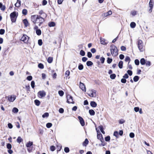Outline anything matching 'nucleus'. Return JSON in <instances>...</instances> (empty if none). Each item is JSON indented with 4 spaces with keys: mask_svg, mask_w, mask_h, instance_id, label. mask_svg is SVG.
<instances>
[{
    "mask_svg": "<svg viewBox=\"0 0 154 154\" xmlns=\"http://www.w3.org/2000/svg\"><path fill=\"white\" fill-rule=\"evenodd\" d=\"M31 86L32 88H34L35 87V82L34 81H32L31 82Z\"/></svg>",
    "mask_w": 154,
    "mask_h": 154,
    "instance_id": "nucleus-51",
    "label": "nucleus"
},
{
    "mask_svg": "<svg viewBox=\"0 0 154 154\" xmlns=\"http://www.w3.org/2000/svg\"><path fill=\"white\" fill-rule=\"evenodd\" d=\"M88 140L87 138H86L84 141L83 142V145L84 146H86L88 143Z\"/></svg>",
    "mask_w": 154,
    "mask_h": 154,
    "instance_id": "nucleus-23",
    "label": "nucleus"
},
{
    "mask_svg": "<svg viewBox=\"0 0 154 154\" xmlns=\"http://www.w3.org/2000/svg\"><path fill=\"white\" fill-rule=\"evenodd\" d=\"M79 54L82 56H83L85 55V52L83 50H81Z\"/></svg>",
    "mask_w": 154,
    "mask_h": 154,
    "instance_id": "nucleus-35",
    "label": "nucleus"
},
{
    "mask_svg": "<svg viewBox=\"0 0 154 154\" xmlns=\"http://www.w3.org/2000/svg\"><path fill=\"white\" fill-rule=\"evenodd\" d=\"M42 32L41 30L39 29L36 30V33L38 35H40L41 34Z\"/></svg>",
    "mask_w": 154,
    "mask_h": 154,
    "instance_id": "nucleus-30",
    "label": "nucleus"
},
{
    "mask_svg": "<svg viewBox=\"0 0 154 154\" xmlns=\"http://www.w3.org/2000/svg\"><path fill=\"white\" fill-rule=\"evenodd\" d=\"M38 94L41 97H43L46 95V92L44 91H40L38 92Z\"/></svg>",
    "mask_w": 154,
    "mask_h": 154,
    "instance_id": "nucleus-10",
    "label": "nucleus"
},
{
    "mask_svg": "<svg viewBox=\"0 0 154 154\" xmlns=\"http://www.w3.org/2000/svg\"><path fill=\"white\" fill-rule=\"evenodd\" d=\"M34 102L35 105L37 106H39L40 104V102L38 100H34Z\"/></svg>",
    "mask_w": 154,
    "mask_h": 154,
    "instance_id": "nucleus-28",
    "label": "nucleus"
},
{
    "mask_svg": "<svg viewBox=\"0 0 154 154\" xmlns=\"http://www.w3.org/2000/svg\"><path fill=\"white\" fill-rule=\"evenodd\" d=\"M17 3L15 4V6L17 7H20L21 5L20 0H17Z\"/></svg>",
    "mask_w": 154,
    "mask_h": 154,
    "instance_id": "nucleus-16",
    "label": "nucleus"
},
{
    "mask_svg": "<svg viewBox=\"0 0 154 154\" xmlns=\"http://www.w3.org/2000/svg\"><path fill=\"white\" fill-rule=\"evenodd\" d=\"M48 116H49V113L48 112H45L42 115V117L43 118L47 117Z\"/></svg>",
    "mask_w": 154,
    "mask_h": 154,
    "instance_id": "nucleus-36",
    "label": "nucleus"
},
{
    "mask_svg": "<svg viewBox=\"0 0 154 154\" xmlns=\"http://www.w3.org/2000/svg\"><path fill=\"white\" fill-rule=\"evenodd\" d=\"M84 66L81 63H79L78 66V69L79 70H82L83 69Z\"/></svg>",
    "mask_w": 154,
    "mask_h": 154,
    "instance_id": "nucleus-33",
    "label": "nucleus"
},
{
    "mask_svg": "<svg viewBox=\"0 0 154 154\" xmlns=\"http://www.w3.org/2000/svg\"><path fill=\"white\" fill-rule=\"evenodd\" d=\"M23 139L20 137H18L17 139V142L20 143L22 141Z\"/></svg>",
    "mask_w": 154,
    "mask_h": 154,
    "instance_id": "nucleus-29",
    "label": "nucleus"
},
{
    "mask_svg": "<svg viewBox=\"0 0 154 154\" xmlns=\"http://www.w3.org/2000/svg\"><path fill=\"white\" fill-rule=\"evenodd\" d=\"M89 112L91 116H94L95 114L94 111L93 109H90L89 110Z\"/></svg>",
    "mask_w": 154,
    "mask_h": 154,
    "instance_id": "nucleus-27",
    "label": "nucleus"
},
{
    "mask_svg": "<svg viewBox=\"0 0 154 154\" xmlns=\"http://www.w3.org/2000/svg\"><path fill=\"white\" fill-rule=\"evenodd\" d=\"M121 82L122 83H125L126 82V80L124 78L122 79H121Z\"/></svg>",
    "mask_w": 154,
    "mask_h": 154,
    "instance_id": "nucleus-64",
    "label": "nucleus"
},
{
    "mask_svg": "<svg viewBox=\"0 0 154 154\" xmlns=\"http://www.w3.org/2000/svg\"><path fill=\"white\" fill-rule=\"evenodd\" d=\"M18 16V13L15 11L11 13L10 14V17L11 22L15 23L17 17Z\"/></svg>",
    "mask_w": 154,
    "mask_h": 154,
    "instance_id": "nucleus-1",
    "label": "nucleus"
},
{
    "mask_svg": "<svg viewBox=\"0 0 154 154\" xmlns=\"http://www.w3.org/2000/svg\"><path fill=\"white\" fill-rule=\"evenodd\" d=\"M100 43L103 45H106L108 42H106V40L104 38H101L100 40Z\"/></svg>",
    "mask_w": 154,
    "mask_h": 154,
    "instance_id": "nucleus-13",
    "label": "nucleus"
},
{
    "mask_svg": "<svg viewBox=\"0 0 154 154\" xmlns=\"http://www.w3.org/2000/svg\"><path fill=\"white\" fill-rule=\"evenodd\" d=\"M70 74V72L69 70H67L65 73V76L67 77L68 76H69Z\"/></svg>",
    "mask_w": 154,
    "mask_h": 154,
    "instance_id": "nucleus-53",
    "label": "nucleus"
},
{
    "mask_svg": "<svg viewBox=\"0 0 154 154\" xmlns=\"http://www.w3.org/2000/svg\"><path fill=\"white\" fill-rule=\"evenodd\" d=\"M64 151L66 153H68L69 151V149L68 147H65L64 149Z\"/></svg>",
    "mask_w": 154,
    "mask_h": 154,
    "instance_id": "nucleus-49",
    "label": "nucleus"
},
{
    "mask_svg": "<svg viewBox=\"0 0 154 154\" xmlns=\"http://www.w3.org/2000/svg\"><path fill=\"white\" fill-rule=\"evenodd\" d=\"M96 130L97 132V139L100 140L102 143H103L104 142V140L102 134L100 132L99 130H97V128H96Z\"/></svg>",
    "mask_w": 154,
    "mask_h": 154,
    "instance_id": "nucleus-3",
    "label": "nucleus"
},
{
    "mask_svg": "<svg viewBox=\"0 0 154 154\" xmlns=\"http://www.w3.org/2000/svg\"><path fill=\"white\" fill-rule=\"evenodd\" d=\"M123 62L121 60L120 61L118 64V66L119 68L122 69L123 67Z\"/></svg>",
    "mask_w": 154,
    "mask_h": 154,
    "instance_id": "nucleus-24",
    "label": "nucleus"
},
{
    "mask_svg": "<svg viewBox=\"0 0 154 154\" xmlns=\"http://www.w3.org/2000/svg\"><path fill=\"white\" fill-rule=\"evenodd\" d=\"M53 61V58L52 57H49L47 59V61L49 63H51Z\"/></svg>",
    "mask_w": 154,
    "mask_h": 154,
    "instance_id": "nucleus-34",
    "label": "nucleus"
},
{
    "mask_svg": "<svg viewBox=\"0 0 154 154\" xmlns=\"http://www.w3.org/2000/svg\"><path fill=\"white\" fill-rule=\"evenodd\" d=\"M78 119L79 120L80 123L81 125L82 126H84L85 125V123L84 121L83 118L81 116H79L78 117Z\"/></svg>",
    "mask_w": 154,
    "mask_h": 154,
    "instance_id": "nucleus-9",
    "label": "nucleus"
},
{
    "mask_svg": "<svg viewBox=\"0 0 154 154\" xmlns=\"http://www.w3.org/2000/svg\"><path fill=\"white\" fill-rule=\"evenodd\" d=\"M7 148L8 149H11L12 148L11 144L9 143H8L7 145Z\"/></svg>",
    "mask_w": 154,
    "mask_h": 154,
    "instance_id": "nucleus-54",
    "label": "nucleus"
},
{
    "mask_svg": "<svg viewBox=\"0 0 154 154\" xmlns=\"http://www.w3.org/2000/svg\"><path fill=\"white\" fill-rule=\"evenodd\" d=\"M26 79L30 81L32 79V77L31 75L28 76L27 77Z\"/></svg>",
    "mask_w": 154,
    "mask_h": 154,
    "instance_id": "nucleus-61",
    "label": "nucleus"
},
{
    "mask_svg": "<svg viewBox=\"0 0 154 154\" xmlns=\"http://www.w3.org/2000/svg\"><path fill=\"white\" fill-rule=\"evenodd\" d=\"M112 13L111 11H109L108 12L106 13H104L102 15V17H105L109 15H111Z\"/></svg>",
    "mask_w": 154,
    "mask_h": 154,
    "instance_id": "nucleus-12",
    "label": "nucleus"
},
{
    "mask_svg": "<svg viewBox=\"0 0 154 154\" xmlns=\"http://www.w3.org/2000/svg\"><path fill=\"white\" fill-rule=\"evenodd\" d=\"M90 105L93 107H95L97 106V103L94 101H91L90 102Z\"/></svg>",
    "mask_w": 154,
    "mask_h": 154,
    "instance_id": "nucleus-14",
    "label": "nucleus"
},
{
    "mask_svg": "<svg viewBox=\"0 0 154 154\" xmlns=\"http://www.w3.org/2000/svg\"><path fill=\"white\" fill-rule=\"evenodd\" d=\"M98 128L100 130L101 132L103 134H105V132L103 130V128L102 125H100L98 127Z\"/></svg>",
    "mask_w": 154,
    "mask_h": 154,
    "instance_id": "nucleus-19",
    "label": "nucleus"
},
{
    "mask_svg": "<svg viewBox=\"0 0 154 154\" xmlns=\"http://www.w3.org/2000/svg\"><path fill=\"white\" fill-rule=\"evenodd\" d=\"M39 14L40 15H42L43 14V16L45 18H46L47 17V14L45 13H44L42 10H41L39 12Z\"/></svg>",
    "mask_w": 154,
    "mask_h": 154,
    "instance_id": "nucleus-21",
    "label": "nucleus"
},
{
    "mask_svg": "<svg viewBox=\"0 0 154 154\" xmlns=\"http://www.w3.org/2000/svg\"><path fill=\"white\" fill-rule=\"evenodd\" d=\"M139 77L138 76H135L133 78L134 81V82H137L139 80Z\"/></svg>",
    "mask_w": 154,
    "mask_h": 154,
    "instance_id": "nucleus-32",
    "label": "nucleus"
},
{
    "mask_svg": "<svg viewBox=\"0 0 154 154\" xmlns=\"http://www.w3.org/2000/svg\"><path fill=\"white\" fill-rule=\"evenodd\" d=\"M64 111V109L62 108H60L59 109V112L60 113H63Z\"/></svg>",
    "mask_w": 154,
    "mask_h": 154,
    "instance_id": "nucleus-62",
    "label": "nucleus"
},
{
    "mask_svg": "<svg viewBox=\"0 0 154 154\" xmlns=\"http://www.w3.org/2000/svg\"><path fill=\"white\" fill-rule=\"evenodd\" d=\"M111 54L113 56H116L118 55V50L117 48L111 50Z\"/></svg>",
    "mask_w": 154,
    "mask_h": 154,
    "instance_id": "nucleus-6",
    "label": "nucleus"
},
{
    "mask_svg": "<svg viewBox=\"0 0 154 154\" xmlns=\"http://www.w3.org/2000/svg\"><path fill=\"white\" fill-rule=\"evenodd\" d=\"M79 87L83 91H84L85 92L86 91L85 86L83 83H82L81 82H80Z\"/></svg>",
    "mask_w": 154,
    "mask_h": 154,
    "instance_id": "nucleus-11",
    "label": "nucleus"
},
{
    "mask_svg": "<svg viewBox=\"0 0 154 154\" xmlns=\"http://www.w3.org/2000/svg\"><path fill=\"white\" fill-rule=\"evenodd\" d=\"M5 32V30L3 29H0V34L3 35Z\"/></svg>",
    "mask_w": 154,
    "mask_h": 154,
    "instance_id": "nucleus-56",
    "label": "nucleus"
},
{
    "mask_svg": "<svg viewBox=\"0 0 154 154\" xmlns=\"http://www.w3.org/2000/svg\"><path fill=\"white\" fill-rule=\"evenodd\" d=\"M146 60L144 58H141L140 60V64L142 65H144L146 63Z\"/></svg>",
    "mask_w": 154,
    "mask_h": 154,
    "instance_id": "nucleus-25",
    "label": "nucleus"
},
{
    "mask_svg": "<svg viewBox=\"0 0 154 154\" xmlns=\"http://www.w3.org/2000/svg\"><path fill=\"white\" fill-rule=\"evenodd\" d=\"M87 56L89 58H91L92 56V54L90 52H88L87 53Z\"/></svg>",
    "mask_w": 154,
    "mask_h": 154,
    "instance_id": "nucleus-60",
    "label": "nucleus"
},
{
    "mask_svg": "<svg viewBox=\"0 0 154 154\" xmlns=\"http://www.w3.org/2000/svg\"><path fill=\"white\" fill-rule=\"evenodd\" d=\"M116 75L115 74H112L110 75V78L112 79H114L116 77Z\"/></svg>",
    "mask_w": 154,
    "mask_h": 154,
    "instance_id": "nucleus-37",
    "label": "nucleus"
},
{
    "mask_svg": "<svg viewBox=\"0 0 154 154\" xmlns=\"http://www.w3.org/2000/svg\"><path fill=\"white\" fill-rule=\"evenodd\" d=\"M55 149V147L54 146H50V150L52 151H54Z\"/></svg>",
    "mask_w": 154,
    "mask_h": 154,
    "instance_id": "nucleus-59",
    "label": "nucleus"
},
{
    "mask_svg": "<svg viewBox=\"0 0 154 154\" xmlns=\"http://www.w3.org/2000/svg\"><path fill=\"white\" fill-rule=\"evenodd\" d=\"M93 64V62L90 61H88L86 62V65L88 66H91Z\"/></svg>",
    "mask_w": 154,
    "mask_h": 154,
    "instance_id": "nucleus-26",
    "label": "nucleus"
},
{
    "mask_svg": "<svg viewBox=\"0 0 154 154\" xmlns=\"http://www.w3.org/2000/svg\"><path fill=\"white\" fill-rule=\"evenodd\" d=\"M44 18L41 17L40 15L38 16V23L41 22H44Z\"/></svg>",
    "mask_w": 154,
    "mask_h": 154,
    "instance_id": "nucleus-17",
    "label": "nucleus"
},
{
    "mask_svg": "<svg viewBox=\"0 0 154 154\" xmlns=\"http://www.w3.org/2000/svg\"><path fill=\"white\" fill-rule=\"evenodd\" d=\"M91 92H92V93L94 95V97H95L97 96L96 91L95 90L92 89L91 91Z\"/></svg>",
    "mask_w": 154,
    "mask_h": 154,
    "instance_id": "nucleus-41",
    "label": "nucleus"
},
{
    "mask_svg": "<svg viewBox=\"0 0 154 154\" xmlns=\"http://www.w3.org/2000/svg\"><path fill=\"white\" fill-rule=\"evenodd\" d=\"M113 135L115 136L116 137L118 138L119 137V134L117 131H115L114 132Z\"/></svg>",
    "mask_w": 154,
    "mask_h": 154,
    "instance_id": "nucleus-48",
    "label": "nucleus"
},
{
    "mask_svg": "<svg viewBox=\"0 0 154 154\" xmlns=\"http://www.w3.org/2000/svg\"><path fill=\"white\" fill-rule=\"evenodd\" d=\"M67 97V102L69 103H74V102H72L73 101V99H72V97L69 95H68L66 97Z\"/></svg>",
    "mask_w": 154,
    "mask_h": 154,
    "instance_id": "nucleus-7",
    "label": "nucleus"
},
{
    "mask_svg": "<svg viewBox=\"0 0 154 154\" xmlns=\"http://www.w3.org/2000/svg\"><path fill=\"white\" fill-rule=\"evenodd\" d=\"M129 136L130 137L133 138L134 137V134L133 132H131L129 134Z\"/></svg>",
    "mask_w": 154,
    "mask_h": 154,
    "instance_id": "nucleus-63",
    "label": "nucleus"
},
{
    "mask_svg": "<svg viewBox=\"0 0 154 154\" xmlns=\"http://www.w3.org/2000/svg\"><path fill=\"white\" fill-rule=\"evenodd\" d=\"M52 124L51 123H48L46 125V127L48 128H50L52 126Z\"/></svg>",
    "mask_w": 154,
    "mask_h": 154,
    "instance_id": "nucleus-45",
    "label": "nucleus"
},
{
    "mask_svg": "<svg viewBox=\"0 0 154 154\" xmlns=\"http://www.w3.org/2000/svg\"><path fill=\"white\" fill-rule=\"evenodd\" d=\"M38 44L39 46H41L42 44V39H39L38 41Z\"/></svg>",
    "mask_w": 154,
    "mask_h": 154,
    "instance_id": "nucleus-57",
    "label": "nucleus"
},
{
    "mask_svg": "<svg viewBox=\"0 0 154 154\" xmlns=\"http://www.w3.org/2000/svg\"><path fill=\"white\" fill-rule=\"evenodd\" d=\"M145 64H146V66H149L151 65V63L149 61H146Z\"/></svg>",
    "mask_w": 154,
    "mask_h": 154,
    "instance_id": "nucleus-43",
    "label": "nucleus"
},
{
    "mask_svg": "<svg viewBox=\"0 0 154 154\" xmlns=\"http://www.w3.org/2000/svg\"><path fill=\"white\" fill-rule=\"evenodd\" d=\"M110 139V137L109 136H108L105 137V140L106 141H109Z\"/></svg>",
    "mask_w": 154,
    "mask_h": 154,
    "instance_id": "nucleus-47",
    "label": "nucleus"
},
{
    "mask_svg": "<svg viewBox=\"0 0 154 154\" xmlns=\"http://www.w3.org/2000/svg\"><path fill=\"white\" fill-rule=\"evenodd\" d=\"M138 48L140 52H143L144 50L143 43L141 40H139L137 42Z\"/></svg>",
    "mask_w": 154,
    "mask_h": 154,
    "instance_id": "nucleus-2",
    "label": "nucleus"
},
{
    "mask_svg": "<svg viewBox=\"0 0 154 154\" xmlns=\"http://www.w3.org/2000/svg\"><path fill=\"white\" fill-rule=\"evenodd\" d=\"M58 94L60 96H62L64 94V92L62 90L59 91H58Z\"/></svg>",
    "mask_w": 154,
    "mask_h": 154,
    "instance_id": "nucleus-46",
    "label": "nucleus"
},
{
    "mask_svg": "<svg viewBox=\"0 0 154 154\" xmlns=\"http://www.w3.org/2000/svg\"><path fill=\"white\" fill-rule=\"evenodd\" d=\"M38 67L39 68L41 69H43L44 68V65L42 63H40L38 64Z\"/></svg>",
    "mask_w": 154,
    "mask_h": 154,
    "instance_id": "nucleus-42",
    "label": "nucleus"
},
{
    "mask_svg": "<svg viewBox=\"0 0 154 154\" xmlns=\"http://www.w3.org/2000/svg\"><path fill=\"white\" fill-rule=\"evenodd\" d=\"M29 37L26 35L24 34L22 37L21 40L23 41L25 43H26L28 42Z\"/></svg>",
    "mask_w": 154,
    "mask_h": 154,
    "instance_id": "nucleus-4",
    "label": "nucleus"
},
{
    "mask_svg": "<svg viewBox=\"0 0 154 154\" xmlns=\"http://www.w3.org/2000/svg\"><path fill=\"white\" fill-rule=\"evenodd\" d=\"M100 60L101 61V63L102 64H103L104 63L105 60V58L103 57H102L100 58Z\"/></svg>",
    "mask_w": 154,
    "mask_h": 154,
    "instance_id": "nucleus-50",
    "label": "nucleus"
},
{
    "mask_svg": "<svg viewBox=\"0 0 154 154\" xmlns=\"http://www.w3.org/2000/svg\"><path fill=\"white\" fill-rule=\"evenodd\" d=\"M32 145L33 142H32L29 141L26 143V146L27 147H29Z\"/></svg>",
    "mask_w": 154,
    "mask_h": 154,
    "instance_id": "nucleus-22",
    "label": "nucleus"
},
{
    "mask_svg": "<svg viewBox=\"0 0 154 154\" xmlns=\"http://www.w3.org/2000/svg\"><path fill=\"white\" fill-rule=\"evenodd\" d=\"M136 25V23L134 22H131L130 24L131 27L132 28H134L135 27Z\"/></svg>",
    "mask_w": 154,
    "mask_h": 154,
    "instance_id": "nucleus-31",
    "label": "nucleus"
},
{
    "mask_svg": "<svg viewBox=\"0 0 154 154\" xmlns=\"http://www.w3.org/2000/svg\"><path fill=\"white\" fill-rule=\"evenodd\" d=\"M55 25V23L54 22H49L48 23V25L50 27L54 26Z\"/></svg>",
    "mask_w": 154,
    "mask_h": 154,
    "instance_id": "nucleus-18",
    "label": "nucleus"
},
{
    "mask_svg": "<svg viewBox=\"0 0 154 154\" xmlns=\"http://www.w3.org/2000/svg\"><path fill=\"white\" fill-rule=\"evenodd\" d=\"M23 22L26 27H27L29 23L27 19H25L23 20Z\"/></svg>",
    "mask_w": 154,
    "mask_h": 154,
    "instance_id": "nucleus-20",
    "label": "nucleus"
},
{
    "mask_svg": "<svg viewBox=\"0 0 154 154\" xmlns=\"http://www.w3.org/2000/svg\"><path fill=\"white\" fill-rule=\"evenodd\" d=\"M131 60V59L128 56H126L125 59V62H127L128 61H129L128 64L129 63L130 61Z\"/></svg>",
    "mask_w": 154,
    "mask_h": 154,
    "instance_id": "nucleus-39",
    "label": "nucleus"
},
{
    "mask_svg": "<svg viewBox=\"0 0 154 154\" xmlns=\"http://www.w3.org/2000/svg\"><path fill=\"white\" fill-rule=\"evenodd\" d=\"M112 58H110L109 57L107 58V63L110 64L112 62Z\"/></svg>",
    "mask_w": 154,
    "mask_h": 154,
    "instance_id": "nucleus-38",
    "label": "nucleus"
},
{
    "mask_svg": "<svg viewBox=\"0 0 154 154\" xmlns=\"http://www.w3.org/2000/svg\"><path fill=\"white\" fill-rule=\"evenodd\" d=\"M16 96L15 95H9L8 97V99L10 102H13L16 99Z\"/></svg>",
    "mask_w": 154,
    "mask_h": 154,
    "instance_id": "nucleus-5",
    "label": "nucleus"
},
{
    "mask_svg": "<svg viewBox=\"0 0 154 154\" xmlns=\"http://www.w3.org/2000/svg\"><path fill=\"white\" fill-rule=\"evenodd\" d=\"M127 72L128 75H129L130 76H131L132 75V71L130 70H128L127 71Z\"/></svg>",
    "mask_w": 154,
    "mask_h": 154,
    "instance_id": "nucleus-55",
    "label": "nucleus"
},
{
    "mask_svg": "<svg viewBox=\"0 0 154 154\" xmlns=\"http://www.w3.org/2000/svg\"><path fill=\"white\" fill-rule=\"evenodd\" d=\"M22 13L24 15H26L27 13V10L26 9H23L22 11Z\"/></svg>",
    "mask_w": 154,
    "mask_h": 154,
    "instance_id": "nucleus-40",
    "label": "nucleus"
},
{
    "mask_svg": "<svg viewBox=\"0 0 154 154\" xmlns=\"http://www.w3.org/2000/svg\"><path fill=\"white\" fill-rule=\"evenodd\" d=\"M18 111V109L16 107H14L12 109V112L15 113L17 112Z\"/></svg>",
    "mask_w": 154,
    "mask_h": 154,
    "instance_id": "nucleus-44",
    "label": "nucleus"
},
{
    "mask_svg": "<svg viewBox=\"0 0 154 154\" xmlns=\"http://www.w3.org/2000/svg\"><path fill=\"white\" fill-rule=\"evenodd\" d=\"M36 15H33L31 16V21L35 24V19L36 18Z\"/></svg>",
    "mask_w": 154,
    "mask_h": 154,
    "instance_id": "nucleus-15",
    "label": "nucleus"
},
{
    "mask_svg": "<svg viewBox=\"0 0 154 154\" xmlns=\"http://www.w3.org/2000/svg\"><path fill=\"white\" fill-rule=\"evenodd\" d=\"M149 7L150 9L149 10V11L150 13H151L152 12V8L153 7L154 5V2L153 0H150L149 3Z\"/></svg>",
    "mask_w": 154,
    "mask_h": 154,
    "instance_id": "nucleus-8",
    "label": "nucleus"
},
{
    "mask_svg": "<svg viewBox=\"0 0 154 154\" xmlns=\"http://www.w3.org/2000/svg\"><path fill=\"white\" fill-rule=\"evenodd\" d=\"M119 122L120 124H122L124 123L125 121L123 119H121L119 120Z\"/></svg>",
    "mask_w": 154,
    "mask_h": 154,
    "instance_id": "nucleus-58",
    "label": "nucleus"
},
{
    "mask_svg": "<svg viewBox=\"0 0 154 154\" xmlns=\"http://www.w3.org/2000/svg\"><path fill=\"white\" fill-rule=\"evenodd\" d=\"M134 63L137 66L140 63L139 60L137 59L135 60H134Z\"/></svg>",
    "mask_w": 154,
    "mask_h": 154,
    "instance_id": "nucleus-52",
    "label": "nucleus"
}]
</instances>
